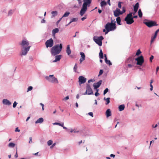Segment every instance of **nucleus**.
I'll use <instances>...</instances> for the list:
<instances>
[{
  "instance_id": "1",
  "label": "nucleus",
  "mask_w": 159,
  "mask_h": 159,
  "mask_svg": "<svg viewBox=\"0 0 159 159\" xmlns=\"http://www.w3.org/2000/svg\"><path fill=\"white\" fill-rule=\"evenodd\" d=\"M21 47V52L20 55L21 56L26 55L29 51L31 46L30 45L29 41L26 40H23L20 43Z\"/></svg>"
},
{
  "instance_id": "2",
  "label": "nucleus",
  "mask_w": 159,
  "mask_h": 159,
  "mask_svg": "<svg viewBox=\"0 0 159 159\" xmlns=\"http://www.w3.org/2000/svg\"><path fill=\"white\" fill-rule=\"evenodd\" d=\"M116 21L113 23V21L112 20L111 23H107L105 26V29H103V31L105 32V34H107L109 32L115 30L116 28Z\"/></svg>"
},
{
  "instance_id": "3",
  "label": "nucleus",
  "mask_w": 159,
  "mask_h": 159,
  "mask_svg": "<svg viewBox=\"0 0 159 159\" xmlns=\"http://www.w3.org/2000/svg\"><path fill=\"white\" fill-rule=\"evenodd\" d=\"M62 48V45L57 44L52 47L51 49L50 52L52 55L55 56L60 53Z\"/></svg>"
},
{
  "instance_id": "4",
  "label": "nucleus",
  "mask_w": 159,
  "mask_h": 159,
  "mask_svg": "<svg viewBox=\"0 0 159 159\" xmlns=\"http://www.w3.org/2000/svg\"><path fill=\"white\" fill-rule=\"evenodd\" d=\"M83 1L84 3L80 12V14L81 16L85 13L87 9V6H89L92 0H83Z\"/></svg>"
},
{
  "instance_id": "5",
  "label": "nucleus",
  "mask_w": 159,
  "mask_h": 159,
  "mask_svg": "<svg viewBox=\"0 0 159 159\" xmlns=\"http://www.w3.org/2000/svg\"><path fill=\"white\" fill-rule=\"evenodd\" d=\"M125 20L128 25H130L133 23L134 21L132 17V13H130L127 14L125 19Z\"/></svg>"
},
{
  "instance_id": "6",
  "label": "nucleus",
  "mask_w": 159,
  "mask_h": 159,
  "mask_svg": "<svg viewBox=\"0 0 159 159\" xmlns=\"http://www.w3.org/2000/svg\"><path fill=\"white\" fill-rule=\"evenodd\" d=\"M45 79L49 82L53 83H58V81L57 79L54 76V75H50L45 77Z\"/></svg>"
},
{
  "instance_id": "7",
  "label": "nucleus",
  "mask_w": 159,
  "mask_h": 159,
  "mask_svg": "<svg viewBox=\"0 0 159 159\" xmlns=\"http://www.w3.org/2000/svg\"><path fill=\"white\" fill-rule=\"evenodd\" d=\"M93 39L95 43L99 46H101L102 45V40L103 39V38L102 36L98 37H94Z\"/></svg>"
},
{
  "instance_id": "8",
  "label": "nucleus",
  "mask_w": 159,
  "mask_h": 159,
  "mask_svg": "<svg viewBox=\"0 0 159 159\" xmlns=\"http://www.w3.org/2000/svg\"><path fill=\"white\" fill-rule=\"evenodd\" d=\"M143 23L149 27L157 25V23L154 21H148L147 20H145L143 21Z\"/></svg>"
},
{
  "instance_id": "9",
  "label": "nucleus",
  "mask_w": 159,
  "mask_h": 159,
  "mask_svg": "<svg viewBox=\"0 0 159 159\" xmlns=\"http://www.w3.org/2000/svg\"><path fill=\"white\" fill-rule=\"evenodd\" d=\"M45 44L47 48L52 47L54 44L52 38H51L49 40H47Z\"/></svg>"
},
{
  "instance_id": "10",
  "label": "nucleus",
  "mask_w": 159,
  "mask_h": 159,
  "mask_svg": "<svg viewBox=\"0 0 159 159\" xmlns=\"http://www.w3.org/2000/svg\"><path fill=\"white\" fill-rule=\"evenodd\" d=\"M135 60L137 61V64L140 66H141L144 61L143 57L142 55L136 58Z\"/></svg>"
},
{
  "instance_id": "11",
  "label": "nucleus",
  "mask_w": 159,
  "mask_h": 159,
  "mask_svg": "<svg viewBox=\"0 0 159 159\" xmlns=\"http://www.w3.org/2000/svg\"><path fill=\"white\" fill-rule=\"evenodd\" d=\"M87 94L88 95H90L93 94V92L90 85L89 84H87L86 91L84 95Z\"/></svg>"
},
{
  "instance_id": "12",
  "label": "nucleus",
  "mask_w": 159,
  "mask_h": 159,
  "mask_svg": "<svg viewBox=\"0 0 159 159\" xmlns=\"http://www.w3.org/2000/svg\"><path fill=\"white\" fill-rule=\"evenodd\" d=\"M86 80V78L82 76H80L79 77V82L80 84L84 83Z\"/></svg>"
},
{
  "instance_id": "13",
  "label": "nucleus",
  "mask_w": 159,
  "mask_h": 159,
  "mask_svg": "<svg viewBox=\"0 0 159 159\" xmlns=\"http://www.w3.org/2000/svg\"><path fill=\"white\" fill-rule=\"evenodd\" d=\"M114 14L115 17H118L120 15L122 14V13L119 9L117 8L114 11Z\"/></svg>"
},
{
  "instance_id": "14",
  "label": "nucleus",
  "mask_w": 159,
  "mask_h": 159,
  "mask_svg": "<svg viewBox=\"0 0 159 159\" xmlns=\"http://www.w3.org/2000/svg\"><path fill=\"white\" fill-rule=\"evenodd\" d=\"M102 80H100L98 82L96 83H94L93 84V86L94 87V88L95 89H97L99 88L102 84Z\"/></svg>"
},
{
  "instance_id": "15",
  "label": "nucleus",
  "mask_w": 159,
  "mask_h": 159,
  "mask_svg": "<svg viewBox=\"0 0 159 159\" xmlns=\"http://www.w3.org/2000/svg\"><path fill=\"white\" fill-rule=\"evenodd\" d=\"M80 54L81 55V57L80 60V63H81L85 59V55L84 52H80Z\"/></svg>"
},
{
  "instance_id": "16",
  "label": "nucleus",
  "mask_w": 159,
  "mask_h": 159,
  "mask_svg": "<svg viewBox=\"0 0 159 159\" xmlns=\"http://www.w3.org/2000/svg\"><path fill=\"white\" fill-rule=\"evenodd\" d=\"M126 61L128 63H135V62L134 61V58L132 57H129Z\"/></svg>"
},
{
  "instance_id": "17",
  "label": "nucleus",
  "mask_w": 159,
  "mask_h": 159,
  "mask_svg": "<svg viewBox=\"0 0 159 159\" xmlns=\"http://www.w3.org/2000/svg\"><path fill=\"white\" fill-rule=\"evenodd\" d=\"M139 7V3L137 2L136 3L135 5L134 6V11L136 13Z\"/></svg>"
},
{
  "instance_id": "18",
  "label": "nucleus",
  "mask_w": 159,
  "mask_h": 159,
  "mask_svg": "<svg viewBox=\"0 0 159 159\" xmlns=\"http://www.w3.org/2000/svg\"><path fill=\"white\" fill-rule=\"evenodd\" d=\"M62 57V56L61 55H56L55 56V60H54L53 62H57V61H59L60 59H61Z\"/></svg>"
},
{
  "instance_id": "19",
  "label": "nucleus",
  "mask_w": 159,
  "mask_h": 159,
  "mask_svg": "<svg viewBox=\"0 0 159 159\" xmlns=\"http://www.w3.org/2000/svg\"><path fill=\"white\" fill-rule=\"evenodd\" d=\"M3 103L4 104L10 105L11 104V103L8 100L6 99H4L3 100Z\"/></svg>"
},
{
  "instance_id": "20",
  "label": "nucleus",
  "mask_w": 159,
  "mask_h": 159,
  "mask_svg": "<svg viewBox=\"0 0 159 159\" xmlns=\"http://www.w3.org/2000/svg\"><path fill=\"white\" fill-rule=\"evenodd\" d=\"M66 51L68 55H69L70 54L71 51L70 49V45H67Z\"/></svg>"
},
{
  "instance_id": "21",
  "label": "nucleus",
  "mask_w": 159,
  "mask_h": 159,
  "mask_svg": "<svg viewBox=\"0 0 159 159\" xmlns=\"http://www.w3.org/2000/svg\"><path fill=\"white\" fill-rule=\"evenodd\" d=\"M106 115L107 117L111 116V112L110 109H108L106 111Z\"/></svg>"
},
{
  "instance_id": "22",
  "label": "nucleus",
  "mask_w": 159,
  "mask_h": 159,
  "mask_svg": "<svg viewBox=\"0 0 159 159\" xmlns=\"http://www.w3.org/2000/svg\"><path fill=\"white\" fill-rule=\"evenodd\" d=\"M43 121V118H40L38 119L36 121H35V123L37 124L38 123H42Z\"/></svg>"
},
{
  "instance_id": "23",
  "label": "nucleus",
  "mask_w": 159,
  "mask_h": 159,
  "mask_svg": "<svg viewBox=\"0 0 159 159\" xmlns=\"http://www.w3.org/2000/svg\"><path fill=\"white\" fill-rule=\"evenodd\" d=\"M59 31V29L58 28H55L53 29L52 31V34L53 36H55L56 33H57Z\"/></svg>"
},
{
  "instance_id": "24",
  "label": "nucleus",
  "mask_w": 159,
  "mask_h": 159,
  "mask_svg": "<svg viewBox=\"0 0 159 159\" xmlns=\"http://www.w3.org/2000/svg\"><path fill=\"white\" fill-rule=\"evenodd\" d=\"M125 108V105H121L119 107V110L120 111H121L124 110Z\"/></svg>"
},
{
  "instance_id": "25",
  "label": "nucleus",
  "mask_w": 159,
  "mask_h": 159,
  "mask_svg": "<svg viewBox=\"0 0 159 159\" xmlns=\"http://www.w3.org/2000/svg\"><path fill=\"white\" fill-rule=\"evenodd\" d=\"M116 20L117 23L119 25H121V19H120V17H119V16L117 17L116 19Z\"/></svg>"
},
{
  "instance_id": "26",
  "label": "nucleus",
  "mask_w": 159,
  "mask_h": 159,
  "mask_svg": "<svg viewBox=\"0 0 159 159\" xmlns=\"http://www.w3.org/2000/svg\"><path fill=\"white\" fill-rule=\"evenodd\" d=\"M99 58L101 59L103 58V53L102 52V49H101L100 50V52L99 53Z\"/></svg>"
},
{
  "instance_id": "27",
  "label": "nucleus",
  "mask_w": 159,
  "mask_h": 159,
  "mask_svg": "<svg viewBox=\"0 0 159 159\" xmlns=\"http://www.w3.org/2000/svg\"><path fill=\"white\" fill-rule=\"evenodd\" d=\"M51 14H52V16L54 17L57 15V12L56 11H52L51 12Z\"/></svg>"
},
{
  "instance_id": "28",
  "label": "nucleus",
  "mask_w": 159,
  "mask_h": 159,
  "mask_svg": "<svg viewBox=\"0 0 159 159\" xmlns=\"http://www.w3.org/2000/svg\"><path fill=\"white\" fill-rule=\"evenodd\" d=\"M157 36V35L154 34L153 36H152L151 37V43H152L154 42L155 39L156 38Z\"/></svg>"
},
{
  "instance_id": "29",
  "label": "nucleus",
  "mask_w": 159,
  "mask_h": 159,
  "mask_svg": "<svg viewBox=\"0 0 159 159\" xmlns=\"http://www.w3.org/2000/svg\"><path fill=\"white\" fill-rule=\"evenodd\" d=\"M138 15H139V17L140 18L142 17V16L143 14H142V12L141 10L140 9H139V10Z\"/></svg>"
},
{
  "instance_id": "30",
  "label": "nucleus",
  "mask_w": 159,
  "mask_h": 159,
  "mask_svg": "<svg viewBox=\"0 0 159 159\" xmlns=\"http://www.w3.org/2000/svg\"><path fill=\"white\" fill-rule=\"evenodd\" d=\"M73 132L74 133H78L79 132V131L76 130V129H70V132L72 133Z\"/></svg>"
},
{
  "instance_id": "31",
  "label": "nucleus",
  "mask_w": 159,
  "mask_h": 159,
  "mask_svg": "<svg viewBox=\"0 0 159 159\" xmlns=\"http://www.w3.org/2000/svg\"><path fill=\"white\" fill-rule=\"evenodd\" d=\"M106 5V2L105 1H102L101 2V7L105 6Z\"/></svg>"
},
{
  "instance_id": "32",
  "label": "nucleus",
  "mask_w": 159,
  "mask_h": 159,
  "mask_svg": "<svg viewBox=\"0 0 159 159\" xmlns=\"http://www.w3.org/2000/svg\"><path fill=\"white\" fill-rule=\"evenodd\" d=\"M70 13L69 12H66L63 15L62 17H67L70 14Z\"/></svg>"
},
{
  "instance_id": "33",
  "label": "nucleus",
  "mask_w": 159,
  "mask_h": 159,
  "mask_svg": "<svg viewBox=\"0 0 159 159\" xmlns=\"http://www.w3.org/2000/svg\"><path fill=\"white\" fill-rule=\"evenodd\" d=\"M78 18H75L72 19L70 21V23H72L73 22H75L78 20Z\"/></svg>"
},
{
  "instance_id": "34",
  "label": "nucleus",
  "mask_w": 159,
  "mask_h": 159,
  "mask_svg": "<svg viewBox=\"0 0 159 159\" xmlns=\"http://www.w3.org/2000/svg\"><path fill=\"white\" fill-rule=\"evenodd\" d=\"M53 124L54 125H59L60 126H63V125H64V123H62L61 124H60V123H59L55 122V123H53Z\"/></svg>"
},
{
  "instance_id": "35",
  "label": "nucleus",
  "mask_w": 159,
  "mask_h": 159,
  "mask_svg": "<svg viewBox=\"0 0 159 159\" xmlns=\"http://www.w3.org/2000/svg\"><path fill=\"white\" fill-rule=\"evenodd\" d=\"M77 63H76L74 66V70L75 72H77Z\"/></svg>"
},
{
  "instance_id": "36",
  "label": "nucleus",
  "mask_w": 159,
  "mask_h": 159,
  "mask_svg": "<svg viewBox=\"0 0 159 159\" xmlns=\"http://www.w3.org/2000/svg\"><path fill=\"white\" fill-rule=\"evenodd\" d=\"M9 147H14L15 146V144L12 143H10L8 145Z\"/></svg>"
},
{
  "instance_id": "37",
  "label": "nucleus",
  "mask_w": 159,
  "mask_h": 159,
  "mask_svg": "<svg viewBox=\"0 0 159 159\" xmlns=\"http://www.w3.org/2000/svg\"><path fill=\"white\" fill-rule=\"evenodd\" d=\"M105 61L106 63L107 64H109L110 65H112V64L111 63V62H110V60H107V59H105Z\"/></svg>"
},
{
  "instance_id": "38",
  "label": "nucleus",
  "mask_w": 159,
  "mask_h": 159,
  "mask_svg": "<svg viewBox=\"0 0 159 159\" xmlns=\"http://www.w3.org/2000/svg\"><path fill=\"white\" fill-rule=\"evenodd\" d=\"M135 64V63H129L128 65V67L130 68L134 66Z\"/></svg>"
},
{
  "instance_id": "39",
  "label": "nucleus",
  "mask_w": 159,
  "mask_h": 159,
  "mask_svg": "<svg viewBox=\"0 0 159 159\" xmlns=\"http://www.w3.org/2000/svg\"><path fill=\"white\" fill-rule=\"evenodd\" d=\"M47 143L48 145V146H50L52 144L53 141L52 140H50L48 141Z\"/></svg>"
},
{
  "instance_id": "40",
  "label": "nucleus",
  "mask_w": 159,
  "mask_h": 159,
  "mask_svg": "<svg viewBox=\"0 0 159 159\" xmlns=\"http://www.w3.org/2000/svg\"><path fill=\"white\" fill-rule=\"evenodd\" d=\"M141 53V52L140 49H138L136 54V56H139Z\"/></svg>"
},
{
  "instance_id": "41",
  "label": "nucleus",
  "mask_w": 159,
  "mask_h": 159,
  "mask_svg": "<svg viewBox=\"0 0 159 159\" xmlns=\"http://www.w3.org/2000/svg\"><path fill=\"white\" fill-rule=\"evenodd\" d=\"M110 98H108L106 99V101L107 102V103H106V105H107L110 102Z\"/></svg>"
},
{
  "instance_id": "42",
  "label": "nucleus",
  "mask_w": 159,
  "mask_h": 159,
  "mask_svg": "<svg viewBox=\"0 0 159 159\" xmlns=\"http://www.w3.org/2000/svg\"><path fill=\"white\" fill-rule=\"evenodd\" d=\"M126 11L125 10V7H122V11H121L122 14L123 13H125Z\"/></svg>"
},
{
  "instance_id": "43",
  "label": "nucleus",
  "mask_w": 159,
  "mask_h": 159,
  "mask_svg": "<svg viewBox=\"0 0 159 159\" xmlns=\"http://www.w3.org/2000/svg\"><path fill=\"white\" fill-rule=\"evenodd\" d=\"M108 91V88H106L104 90L103 92V95H105Z\"/></svg>"
},
{
  "instance_id": "44",
  "label": "nucleus",
  "mask_w": 159,
  "mask_h": 159,
  "mask_svg": "<svg viewBox=\"0 0 159 159\" xmlns=\"http://www.w3.org/2000/svg\"><path fill=\"white\" fill-rule=\"evenodd\" d=\"M33 89V87L32 86H29L28 88V90L27 92H28L29 91Z\"/></svg>"
},
{
  "instance_id": "45",
  "label": "nucleus",
  "mask_w": 159,
  "mask_h": 159,
  "mask_svg": "<svg viewBox=\"0 0 159 159\" xmlns=\"http://www.w3.org/2000/svg\"><path fill=\"white\" fill-rule=\"evenodd\" d=\"M13 12V10H10V11H9L8 12V15L9 16L11 15L12 14Z\"/></svg>"
},
{
  "instance_id": "46",
  "label": "nucleus",
  "mask_w": 159,
  "mask_h": 159,
  "mask_svg": "<svg viewBox=\"0 0 159 159\" xmlns=\"http://www.w3.org/2000/svg\"><path fill=\"white\" fill-rule=\"evenodd\" d=\"M122 3V2H118V7L120 8H121V3Z\"/></svg>"
},
{
  "instance_id": "47",
  "label": "nucleus",
  "mask_w": 159,
  "mask_h": 159,
  "mask_svg": "<svg viewBox=\"0 0 159 159\" xmlns=\"http://www.w3.org/2000/svg\"><path fill=\"white\" fill-rule=\"evenodd\" d=\"M103 73V70H100L99 71L98 76L102 75Z\"/></svg>"
},
{
  "instance_id": "48",
  "label": "nucleus",
  "mask_w": 159,
  "mask_h": 159,
  "mask_svg": "<svg viewBox=\"0 0 159 159\" xmlns=\"http://www.w3.org/2000/svg\"><path fill=\"white\" fill-rule=\"evenodd\" d=\"M98 89L97 90V92L95 94V95L96 96H98L99 95V94L98 93Z\"/></svg>"
},
{
  "instance_id": "49",
  "label": "nucleus",
  "mask_w": 159,
  "mask_h": 159,
  "mask_svg": "<svg viewBox=\"0 0 159 159\" xmlns=\"http://www.w3.org/2000/svg\"><path fill=\"white\" fill-rule=\"evenodd\" d=\"M16 105H17V103L16 101H15L13 104V107L14 108L16 106Z\"/></svg>"
},
{
  "instance_id": "50",
  "label": "nucleus",
  "mask_w": 159,
  "mask_h": 159,
  "mask_svg": "<svg viewBox=\"0 0 159 159\" xmlns=\"http://www.w3.org/2000/svg\"><path fill=\"white\" fill-rule=\"evenodd\" d=\"M153 56L152 55L150 58V61L151 62H152V60L153 59Z\"/></svg>"
},
{
  "instance_id": "51",
  "label": "nucleus",
  "mask_w": 159,
  "mask_h": 159,
  "mask_svg": "<svg viewBox=\"0 0 159 159\" xmlns=\"http://www.w3.org/2000/svg\"><path fill=\"white\" fill-rule=\"evenodd\" d=\"M159 29H158L156 31L154 34L157 36V33L159 32Z\"/></svg>"
},
{
  "instance_id": "52",
  "label": "nucleus",
  "mask_w": 159,
  "mask_h": 159,
  "mask_svg": "<svg viewBox=\"0 0 159 159\" xmlns=\"http://www.w3.org/2000/svg\"><path fill=\"white\" fill-rule=\"evenodd\" d=\"M15 131L16 132H19L20 131V130L18 129V127H17L16 128Z\"/></svg>"
},
{
  "instance_id": "53",
  "label": "nucleus",
  "mask_w": 159,
  "mask_h": 159,
  "mask_svg": "<svg viewBox=\"0 0 159 159\" xmlns=\"http://www.w3.org/2000/svg\"><path fill=\"white\" fill-rule=\"evenodd\" d=\"M69 98V96H66V97L65 98H64V100H68Z\"/></svg>"
},
{
  "instance_id": "54",
  "label": "nucleus",
  "mask_w": 159,
  "mask_h": 159,
  "mask_svg": "<svg viewBox=\"0 0 159 159\" xmlns=\"http://www.w3.org/2000/svg\"><path fill=\"white\" fill-rule=\"evenodd\" d=\"M159 69V66H157V68H156V74H157V73L158 72V70Z\"/></svg>"
},
{
  "instance_id": "55",
  "label": "nucleus",
  "mask_w": 159,
  "mask_h": 159,
  "mask_svg": "<svg viewBox=\"0 0 159 159\" xmlns=\"http://www.w3.org/2000/svg\"><path fill=\"white\" fill-rule=\"evenodd\" d=\"M56 145V143H54L51 147H50V148H52L54 146H55V145Z\"/></svg>"
},
{
  "instance_id": "56",
  "label": "nucleus",
  "mask_w": 159,
  "mask_h": 159,
  "mask_svg": "<svg viewBox=\"0 0 159 159\" xmlns=\"http://www.w3.org/2000/svg\"><path fill=\"white\" fill-rule=\"evenodd\" d=\"M15 157L16 158H17L18 157V154L17 152V149L16 150V154L15 155Z\"/></svg>"
},
{
  "instance_id": "57",
  "label": "nucleus",
  "mask_w": 159,
  "mask_h": 159,
  "mask_svg": "<svg viewBox=\"0 0 159 159\" xmlns=\"http://www.w3.org/2000/svg\"><path fill=\"white\" fill-rule=\"evenodd\" d=\"M89 115L93 117V113L92 112H90L89 113Z\"/></svg>"
},
{
  "instance_id": "58",
  "label": "nucleus",
  "mask_w": 159,
  "mask_h": 159,
  "mask_svg": "<svg viewBox=\"0 0 159 159\" xmlns=\"http://www.w3.org/2000/svg\"><path fill=\"white\" fill-rule=\"evenodd\" d=\"M157 124H156L155 125H154H154H152V127L153 128H155L157 127Z\"/></svg>"
},
{
  "instance_id": "59",
  "label": "nucleus",
  "mask_w": 159,
  "mask_h": 159,
  "mask_svg": "<svg viewBox=\"0 0 159 159\" xmlns=\"http://www.w3.org/2000/svg\"><path fill=\"white\" fill-rule=\"evenodd\" d=\"M32 142V138L30 137V141L29 142V143H31Z\"/></svg>"
},
{
  "instance_id": "60",
  "label": "nucleus",
  "mask_w": 159,
  "mask_h": 159,
  "mask_svg": "<svg viewBox=\"0 0 159 159\" xmlns=\"http://www.w3.org/2000/svg\"><path fill=\"white\" fill-rule=\"evenodd\" d=\"M62 127H63V128L64 129H66L67 131H68L69 129H67L66 127L65 126H64V125H63V126H62Z\"/></svg>"
},
{
  "instance_id": "61",
  "label": "nucleus",
  "mask_w": 159,
  "mask_h": 159,
  "mask_svg": "<svg viewBox=\"0 0 159 159\" xmlns=\"http://www.w3.org/2000/svg\"><path fill=\"white\" fill-rule=\"evenodd\" d=\"M110 156L111 157H113V158H114L115 157V155H114L113 154H111L110 155Z\"/></svg>"
},
{
  "instance_id": "62",
  "label": "nucleus",
  "mask_w": 159,
  "mask_h": 159,
  "mask_svg": "<svg viewBox=\"0 0 159 159\" xmlns=\"http://www.w3.org/2000/svg\"><path fill=\"white\" fill-rule=\"evenodd\" d=\"M86 18V17H84L81 18V20L82 21H84L85 19Z\"/></svg>"
},
{
  "instance_id": "63",
  "label": "nucleus",
  "mask_w": 159,
  "mask_h": 159,
  "mask_svg": "<svg viewBox=\"0 0 159 159\" xmlns=\"http://www.w3.org/2000/svg\"><path fill=\"white\" fill-rule=\"evenodd\" d=\"M45 22V20L44 19H43L41 21V23H44Z\"/></svg>"
},
{
  "instance_id": "64",
  "label": "nucleus",
  "mask_w": 159,
  "mask_h": 159,
  "mask_svg": "<svg viewBox=\"0 0 159 159\" xmlns=\"http://www.w3.org/2000/svg\"><path fill=\"white\" fill-rule=\"evenodd\" d=\"M102 10H100L99 9H98V12L99 13H101L102 12Z\"/></svg>"
}]
</instances>
